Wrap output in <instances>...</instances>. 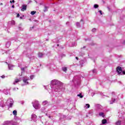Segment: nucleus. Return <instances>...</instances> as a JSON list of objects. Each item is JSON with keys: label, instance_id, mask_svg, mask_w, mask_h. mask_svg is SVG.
<instances>
[{"label": "nucleus", "instance_id": "obj_1", "mask_svg": "<svg viewBox=\"0 0 125 125\" xmlns=\"http://www.w3.org/2000/svg\"><path fill=\"white\" fill-rule=\"evenodd\" d=\"M51 84L54 85V89L55 91H60V90H64L63 83L57 80H52L51 82Z\"/></svg>", "mask_w": 125, "mask_h": 125}, {"label": "nucleus", "instance_id": "obj_2", "mask_svg": "<svg viewBox=\"0 0 125 125\" xmlns=\"http://www.w3.org/2000/svg\"><path fill=\"white\" fill-rule=\"evenodd\" d=\"M116 71L120 76L122 75H125V71H123V70L122 69V67L120 66H118L116 68Z\"/></svg>", "mask_w": 125, "mask_h": 125}, {"label": "nucleus", "instance_id": "obj_3", "mask_svg": "<svg viewBox=\"0 0 125 125\" xmlns=\"http://www.w3.org/2000/svg\"><path fill=\"white\" fill-rule=\"evenodd\" d=\"M33 106L35 109H40L41 107V105H40V104H39V101H35L34 103H32Z\"/></svg>", "mask_w": 125, "mask_h": 125}, {"label": "nucleus", "instance_id": "obj_4", "mask_svg": "<svg viewBox=\"0 0 125 125\" xmlns=\"http://www.w3.org/2000/svg\"><path fill=\"white\" fill-rule=\"evenodd\" d=\"M6 104L8 105L9 107H12V105H13V100L11 98L8 99Z\"/></svg>", "mask_w": 125, "mask_h": 125}, {"label": "nucleus", "instance_id": "obj_5", "mask_svg": "<svg viewBox=\"0 0 125 125\" xmlns=\"http://www.w3.org/2000/svg\"><path fill=\"white\" fill-rule=\"evenodd\" d=\"M31 120L33 121V122H37V115L36 114H32L31 115Z\"/></svg>", "mask_w": 125, "mask_h": 125}, {"label": "nucleus", "instance_id": "obj_6", "mask_svg": "<svg viewBox=\"0 0 125 125\" xmlns=\"http://www.w3.org/2000/svg\"><path fill=\"white\" fill-rule=\"evenodd\" d=\"M29 81V77H24L23 79V83L25 84H29V82H28L27 81Z\"/></svg>", "mask_w": 125, "mask_h": 125}, {"label": "nucleus", "instance_id": "obj_7", "mask_svg": "<svg viewBox=\"0 0 125 125\" xmlns=\"http://www.w3.org/2000/svg\"><path fill=\"white\" fill-rule=\"evenodd\" d=\"M3 92L6 95H7V94L9 93V89H4L3 90Z\"/></svg>", "mask_w": 125, "mask_h": 125}, {"label": "nucleus", "instance_id": "obj_8", "mask_svg": "<svg viewBox=\"0 0 125 125\" xmlns=\"http://www.w3.org/2000/svg\"><path fill=\"white\" fill-rule=\"evenodd\" d=\"M27 9V5H23L22 6L21 10L22 11H24Z\"/></svg>", "mask_w": 125, "mask_h": 125}, {"label": "nucleus", "instance_id": "obj_9", "mask_svg": "<svg viewBox=\"0 0 125 125\" xmlns=\"http://www.w3.org/2000/svg\"><path fill=\"white\" fill-rule=\"evenodd\" d=\"M0 106L2 107V108H3V107L5 106V104H4V102L3 101L0 102Z\"/></svg>", "mask_w": 125, "mask_h": 125}, {"label": "nucleus", "instance_id": "obj_10", "mask_svg": "<svg viewBox=\"0 0 125 125\" xmlns=\"http://www.w3.org/2000/svg\"><path fill=\"white\" fill-rule=\"evenodd\" d=\"M41 121L42 124H44V123H46V120L45 119H44V118H43V117H42L41 118Z\"/></svg>", "mask_w": 125, "mask_h": 125}, {"label": "nucleus", "instance_id": "obj_11", "mask_svg": "<svg viewBox=\"0 0 125 125\" xmlns=\"http://www.w3.org/2000/svg\"><path fill=\"white\" fill-rule=\"evenodd\" d=\"M115 101H116V99L112 98L111 101L110 102V104H113V103H115Z\"/></svg>", "mask_w": 125, "mask_h": 125}, {"label": "nucleus", "instance_id": "obj_12", "mask_svg": "<svg viewBox=\"0 0 125 125\" xmlns=\"http://www.w3.org/2000/svg\"><path fill=\"white\" fill-rule=\"evenodd\" d=\"M48 103V102H47V101H44V102H42V104L43 106H45V105H46V104H47Z\"/></svg>", "mask_w": 125, "mask_h": 125}, {"label": "nucleus", "instance_id": "obj_13", "mask_svg": "<svg viewBox=\"0 0 125 125\" xmlns=\"http://www.w3.org/2000/svg\"><path fill=\"white\" fill-rule=\"evenodd\" d=\"M19 82H20V80L16 79L13 83H14V84H16V83H19Z\"/></svg>", "mask_w": 125, "mask_h": 125}, {"label": "nucleus", "instance_id": "obj_14", "mask_svg": "<svg viewBox=\"0 0 125 125\" xmlns=\"http://www.w3.org/2000/svg\"><path fill=\"white\" fill-rule=\"evenodd\" d=\"M38 56L39 57H40V58H42V56H43V54L42 53H39L38 54Z\"/></svg>", "mask_w": 125, "mask_h": 125}, {"label": "nucleus", "instance_id": "obj_15", "mask_svg": "<svg viewBox=\"0 0 125 125\" xmlns=\"http://www.w3.org/2000/svg\"><path fill=\"white\" fill-rule=\"evenodd\" d=\"M10 44H11L10 42H7L6 44V47L7 48L9 47V46H10Z\"/></svg>", "mask_w": 125, "mask_h": 125}, {"label": "nucleus", "instance_id": "obj_16", "mask_svg": "<svg viewBox=\"0 0 125 125\" xmlns=\"http://www.w3.org/2000/svg\"><path fill=\"white\" fill-rule=\"evenodd\" d=\"M106 123H107V120L106 119H103L102 120L103 125H105V124H106Z\"/></svg>", "mask_w": 125, "mask_h": 125}, {"label": "nucleus", "instance_id": "obj_17", "mask_svg": "<svg viewBox=\"0 0 125 125\" xmlns=\"http://www.w3.org/2000/svg\"><path fill=\"white\" fill-rule=\"evenodd\" d=\"M99 116H100L101 117H103V118H104V113L103 112H100L99 113Z\"/></svg>", "mask_w": 125, "mask_h": 125}, {"label": "nucleus", "instance_id": "obj_18", "mask_svg": "<svg viewBox=\"0 0 125 125\" xmlns=\"http://www.w3.org/2000/svg\"><path fill=\"white\" fill-rule=\"evenodd\" d=\"M13 66L10 65V64H9L8 65V68H9V70H13Z\"/></svg>", "mask_w": 125, "mask_h": 125}, {"label": "nucleus", "instance_id": "obj_19", "mask_svg": "<svg viewBox=\"0 0 125 125\" xmlns=\"http://www.w3.org/2000/svg\"><path fill=\"white\" fill-rule=\"evenodd\" d=\"M62 70L63 72H66L67 71V67H63L62 68Z\"/></svg>", "mask_w": 125, "mask_h": 125}, {"label": "nucleus", "instance_id": "obj_20", "mask_svg": "<svg viewBox=\"0 0 125 125\" xmlns=\"http://www.w3.org/2000/svg\"><path fill=\"white\" fill-rule=\"evenodd\" d=\"M37 13V12L35 11H33L31 12V15H35V14H36V13Z\"/></svg>", "mask_w": 125, "mask_h": 125}, {"label": "nucleus", "instance_id": "obj_21", "mask_svg": "<svg viewBox=\"0 0 125 125\" xmlns=\"http://www.w3.org/2000/svg\"><path fill=\"white\" fill-rule=\"evenodd\" d=\"M76 26L78 28H80V27H81V24L79 22H76Z\"/></svg>", "mask_w": 125, "mask_h": 125}, {"label": "nucleus", "instance_id": "obj_22", "mask_svg": "<svg viewBox=\"0 0 125 125\" xmlns=\"http://www.w3.org/2000/svg\"><path fill=\"white\" fill-rule=\"evenodd\" d=\"M13 115H14V116H16V115H17V111L14 110L13 111Z\"/></svg>", "mask_w": 125, "mask_h": 125}, {"label": "nucleus", "instance_id": "obj_23", "mask_svg": "<svg viewBox=\"0 0 125 125\" xmlns=\"http://www.w3.org/2000/svg\"><path fill=\"white\" fill-rule=\"evenodd\" d=\"M99 7V6L96 4H95L94 5V8H98V7Z\"/></svg>", "mask_w": 125, "mask_h": 125}, {"label": "nucleus", "instance_id": "obj_24", "mask_svg": "<svg viewBox=\"0 0 125 125\" xmlns=\"http://www.w3.org/2000/svg\"><path fill=\"white\" fill-rule=\"evenodd\" d=\"M48 9V8H47L46 6L44 7V12H46V11H47V9Z\"/></svg>", "mask_w": 125, "mask_h": 125}, {"label": "nucleus", "instance_id": "obj_25", "mask_svg": "<svg viewBox=\"0 0 125 125\" xmlns=\"http://www.w3.org/2000/svg\"><path fill=\"white\" fill-rule=\"evenodd\" d=\"M77 96H78L80 98H83V96L82 95V94H78Z\"/></svg>", "mask_w": 125, "mask_h": 125}, {"label": "nucleus", "instance_id": "obj_26", "mask_svg": "<svg viewBox=\"0 0 125 125\" xmlns=\"http://www.w3.org/2000/svg\"><path fill=\"white\" fill-rule=\"evenodd\" d=\"M97 107L99 108V109H102V106H101L100 104H98Z\"/></svg>", "mask_w": 125, "mask_h": 125}, {"label": "nucleus", "instance_id": "obj_27", "mask_svg": "<svg viewBox=\"0 0 125 125\" xmlns=\"http://www.w3.org/2000/svg\"><path fill=\"white\" fill-rule=\"evenodd\" d=\"M85 107L86 108H89V107H90V105H89V104H86Z\"/></svg>", "mask_w": 125, "mask_h": 125}, {"label": "nucleus", "instance_id": "obj_28", "mask_svg": "<svg viewBox=\"0 0 125 125\" xmlns=\"http://www.w3.org/2000/svg\"><path fill=\"white\" fill-rule=\"evenodd\" d=\"M11 23L12 25H15V21H11Z\"/></svg>", "mask_w": 125, "mask_h": 125}, {"label": "nucleus", "instance_id": "obj_29", "mask_svg": "<svg viewBox=\"0 0 125 125\" xmlns=\"http://www.w3.org/2000/svg\"><path fill=\"white\" fill-rule=\"evenodd\" d=\"M93 74H96V69H94L92 71Z\"/></svg>", "mask_w": 125, "mask_h": 125}, {"label": "nucleus", "instance_id": "obj_30", "mask_svg": "<svg viewBox=\"0 0 125 125\" xmlns=\"http://www.w3.org/2000/svg\"><path fill=\"white\" fill-rule=\"evenodd\" d=\"M116 125H121V121H118L116 123Z\"/></svg>", "mask_w": 125, "mask_h": 125}, {"label": "nucleus", "instance_id": "obj_31", "mask_svg": "<svg viewBox=\"0 0 125 125\" xmlns=\"http://www.w3.org/2000/svg\"><path fill=\"white\" fill-rule=\"evenodd\" d=\"M34 78H35V76H34V75L30 76L31 80H33V79H34Z\"/></svg>", "mask_w": 125, "mask_h": 125}, {"label": "nucleus", "instance_id": "obj_32", "mask_svg": "<svg viewBox=\"0 0 125 125\" xmlns=\"http://www.w3.org/2000/svg\"><path fill=\"white\" fill-rule=\"evenodd\" d=\"M81 22H83L82 24L83 25V24H84V21H83V20L82 19L81 20Z\"/></svg>", "mask_w": 125, "mask_h": 125}, {"label": "nucleus", "instance_id": "obj_33", "mask_svg": "<svg viewBox=\"0 0 125 125\" xmlns=\"http://www.w3.org/2000/svg\"><path fill=\"white\" fill-rule=\"evenodd\" d=\"M34 28H35V26H33V27H30V31H32V29H34Z\"/></svg>", "mask_w": 125, "mask_h": 125}, {"label": "nucleus", "instance_id": "obj_34", "mask_svg": "<svg viewBox=\"0 0 125 125\" xmlns=\"http://www.w3.org/2000/svg\"><path fill=\"white\" fill-rule=\"evenodd\" d=\"M95 31H96V28H93V29L92 30V31L93 32H95Z\"/></svg>", "mask_w": 125, "mask_h": 125}, {"label": "nucleus", "instance_id": "obj_35", "mask_svg": "<svg viewBox=\"0 0 125 125\" xmlns=\"http://www.w3.org/2000/svg\"><path fill=\"white\" fill-rule=\"evenodd\" d=\"M21 71L24 72V71H25V68H24V67L21 68Z\"/></svg>", "mask_w": 125, "mask_h": 125}, {"label": "nucleus", "instance_id": "obj_36", "mask_svg": "<svg viewBox=\"0 0 125 125\" xmlns=\"http://www.w3.org/2000/svg\"><path fill=\"white\" fill-rule=\"evenodd\" d=\"M48 118H49L50 119H52V116H51L50 115H48Z\"/></svg>", "mask_w": 125, "mask_h": 125}, {"label": "nucleus", "instance_id": "obj_37", "mask_svg": "<svg viewBox=\"0 0 125 125\" xmlns=\"http://www.w3.org/2000/svg\"><path fill=\"white\" fill-rule=\"evenodd\" d=\"M99 12L100 13V14H101V15H102V11L100 10V11H99Z\"/></svg>", "mask_w": 125, "mask_h": 125}, {"label": "nucleus", "instance_id": "obj_38", "mask_svg": "<svg viewBox=\"0 0 125 125\" xmlns=\"http://www.w3.org/2000/svg\"><path fill=\"white\" fill-rule=\"evenodd\" d=\"M10 2L12 3V2H15V1H14V0H12V1H10Z\"/></svg>", "mask_w": 125, "mask_h": 125}, {"label": "nucleus", "instance_id": "obj_39", "mask_svg": "<svg viewBox=\"0 0 125 125\" xmlns=\"http://www.w3.org/2000/svg\"><path fill=\"white\" fill-rule=\"evenodd\" d=\"M20 17V15L19 14H17V17Z\"/></svg>", "mask_w": 125, "mask_h": 125}, {"label": "nucleus", "instance_id": "obj_40", "mask_svg": "<svg viewBox=\"0 0 125 125\" xmlns=\"http://www.w3.org/2000/svg\"><path fill=\"white\" fill-rule=\"evenodd\" d=\"M23 17H24V16H23L22 17H20V19H23Z\"/></svg>", "mask_w": 125, "mask_h": 125}, {"label": "nucleus", "instance_id": "obj_41", "mask_svg": "<svg viewBox=\"0 0 125 125\" xmlns=\"http://www.w3.org/2000/svg\"><path fill=\"white\" fill-rule=\"evenodd\" d=\"M76 59H77V60H79V58H78V57H76Z\"/></svg>", "mask_w": 125, "mask_h": 125}, {"label": "nucleus", "instance_id": "obj_42", "mask_svg": "<svg viewBox=\"0 0 125 125\" xmlns=\"http://www.w3.org/2000/svg\"><path fill=\"white\" fill-rule=\"evenodd\" d=\"M1 78H2V79H4V76H1Z\"/></svg>", "mask_w": 125, "mask_h": 125}, {"label": "nucleus", "instance_id": "obj_43", "mask_svg": "<svg viewBox=\"0 0 125 125\" xmlns=\"http://www.w3.org/2000/svg\"><path fill=\"white\" fill-rule=\"evenodd\" d=\"M12 8H14V5L12 6Z\"/></svg>", "mask_w": 125, "mask_h": 125}, {"label": "nucleus", "instance_id": "obj_44", "mask_svg": "<svg viewBox=\"0 0 125 125\" xmlns=\"http://www.w3.org/2000/svg\"><path fill=\"white\" fill-rule=\"evenodd\" d=\"M112 94H115V92H112Z\"/></svg>", "mask_w": 125, "mask_h": 125}, {"label": "nucleus", "instance_id": "obj_45", "mask_svg": "<svg viewBox=\"0 0 125 125\" xmlns=\"http://www.w3.org/2000/svg\"><path fill=\"white\" fill-rule=\"evenodd\" d=\"M2 4H3L2 3H1L0 4V5H2Z\"/></svg>", "mask_w": 125, "mask_h": 125}, {"label": "nucleus", "instance_id": "obj_46", "mask_svg": "<svg viewBox=\"0 0 125 125\" xmlns=\"http://www.w3.org/2000/svg\"><path fill=\"white\" fill-rule=\"evenodd\" d=\"M83 48H85V46H84V47H83Z\"/></svg>", "mask_w": 125, "mask_h": 125}, {"label": "nucleus", "instance_id": "obj_47", "mask_svg": "<svg viewBox=\"0 0 125 125\" xmlns=\"http://www.w3.org/2000/svg\"><path fill=\"white\" fill-rule=\"evenodd\" d=\"M57 46H59V44H57Z\"/></svg>", "mask_w": 125, "mask_h": 125}, {"label": "nucleus", "instance_id": "obj_48", "mask_svg": "<svg viewBox=\"0 0 125 125\" xmlns=\"http://www.w3.org/2000/svg\"><path fill=\"white\" fill-rule=\"evenodd\" d=\"M45 89H46V87H45Z\"/></svg>", "mask_w": 125, "mask_h": 125}, {"label": "nucleus", "instance_id": "obj_49", "mask_svg": "<svg viewBox=\"0 0 125 125\" xmlns=\"http://www.w3.org/2000/svg\"><path fill=\"white\" fill-rule=\"evenodd\" d=\"M29 21H31V19H29Z\"/></svg>", "mask_w": 125, "mask_h": 125}, {"label": "nucleus", "instance_id": "obj_50", "mask_svg": "<svg viewBox=\"0 0 125 125\" xmlns=\"http://www.w3.org/2000/svg\"><path fill=\"white\" fill-rule=\"evenodd\" d=\"M0 91H1V90H0Z\"/></svg>", "mask_w": 125, "mask_h": 125}]
</instances>
